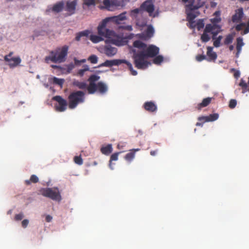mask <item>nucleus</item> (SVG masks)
Returning <instances> with one entry per match:
<instances>
[{"mask_svg": "<svg viewBox=\"0 0 249 249\" xmlns=\"http://www.w3.org/2000/svg\"><path fill=\"white\" fill-rule=\"evenodd\" d=\"M134 48L131 49L133 53L132 58L135 67L138 69H146L150 63L146 60V58L155 57L159 53V48L154 45H147L142 41L137 40L133 42Z\"/></svg>", "mask_w": 249, "mask_h": 249, "instance_id": "nucleus-1", "label": "nucleus"}, {"mask_svg": "<svg viewBox=\"0 0 249 249\" xmlns=\"http://www.w3.org/2000/svg\"><path fill=\"white\" fill-rule=\"evenodd\" d=\"M125 14L126 13L124 12L118 16L107 18L103 19L98 26V34L106 38L111 39L112 42L117 46L122 45L123 44V39L117 36L113 30L107 29L106 25L107 23L110 21L116 24H120L126 19Z\"/></svg>", "mask_w": 249, "mask_h": 249, "instance_id": "nucleus-2", "label": "nucleus"}, {"mask_svg": "<svg viewBox=\"0 0 249 249\" xmlns=\"http://www.w3.org/2000/svg\"><path fill=\"white\" fill-rule=\"evenodd\" d=\"M69 46L64 45L61 48H57L54 51L50 52L51 55L47 56L45 58L46 62L49 61L53 63H62L65 61L68 55Z\"/></svg>", "mask_w": 249, "mask_h": 249, "instance_id": "nucleus-3", "label": "nucleus"}, {"mask_svg": "<svg viewBox=\"0 0 249 249\" xmlns=\"http://www.w3.org/2000/svg\"><path fill=\"white\" fill-rule=\"evenodd\" d=\"M85 92L81 90L72 92L68 96L69 107L71 109L75 108L85 101Z\"/></svg>", "mask_w": 249, "mask_h": 249, "instance_id": "nucleus-4", "label": "nucleus"}, {"mask_svg": "<svg viewBox=\"0 0 249 249\" xmlns=\"http://www.w3.org/2000/svg\"><path fill=\"white\" fill-rule=\"evenodd\" d=\"M198 0L199 2L196 5H194L193 3H191L186 5V13L187 14V20L188 22L192 23L193 20H194L195 18L199 14L198 12H194L195 10L201 7L204 4V2L201 1V0Z\"/></svg>", "mask_w": 249, "mask_h": 249, "instance_id": "nucleus-5", "label": "nucleus"}, {"mask_svg": "<svg viewBox=\"0 0 249 249\" xmlns=\"http://www.w3.org/2000/svg\"><path fill=\"white\" fill-rule=\"evenodd\" d=\"M40 194L43 196L49 197L53 200L60 201L61 196L58 188H42L39 190Z\"/></svg>", "mask_w": 249, "mask_h": 249, "instance_id": "nucleus-6", "label": "nucleus"}, {"mask_svg": "<svg viewBox=\"0 0 249 249\" xmlns=\"http://www.w3.org/2000/svg\"><path fill=\"white\" fill-rule=\"evenodd\" d=\"M53 100L57 102V104H56L54 106L56 111L63 112L66 109L67 106V101L63 99L61 96H55L53 98Z\"/></svg>", "mask_w": 249, "mask_h": 249, "instance_id": "nucleus-7", "label": "nucleus"}, {"mask_svg": "<svg viewBox=\"0 0 249 249\" xmlns=\"http://www.w3.org/2000/svg\"><path fill=\"white\" fill-rule=\"evenodd\" d=\"M12 54L13 53L11 52L4 57V60L7 62L10 68H14L18 66L21 62V60L19 56L13 57Z\"/></svg>", "mask_w": 249, "mask_h": 249, "instance_id": "nucleus-8", "label": "nucleus"}, {"mask_svg": "<svg viewBox=\"0 0 249 249\" xmlns=\"http://www.w3.org/2000/svg\"><path fill=\"white\" fill-rule=\"evenodd\" d=\"M100 79V76L93 74L91 75L88 79L89 85L87 87V90L89 94H93L94 93L95 88L97 84L95 82Z\"/></svg>", "mask_w": 249, "mask_h": 249, "instance_id": "nucleus-9", "label": "nucleus"}, {"mask_svg": "<svg viewBox=\"0 0 249 249\" xmlns=\"http://www.w3.org/2000/svg\"><path fill=\"white\" fill-rule=\"evenodd\" d=\"M123 0H103V4L109 11H113L115 8L122 5Z\"/></svg>", "mask_w": 249, "mask_h": 249, "instance_id": "nucleus-10", "label": "nucleus"}, {"mask_svg": "<svg viewBox=\"0 0 249 249\" xmlns=\"http://www.w3.org/2000/svg\"><path fill=\"white\" fill-rule=\"evenodd\" d=\"M141 9L147 12L149 16H153V13L155 10V6L152 0H146L141 5Z\"/></svg>", "mask_w": 249, "mask_h": 249, "instance_id": "nucleus-11", "label": "nucleus"}, {"mask_svg": "<svg viewBox=\"0 0 249 249\" xmlns=\"http://www.w3.org/2000/svg\"><path fill=\"white\" fill-rule=\"evenodd\" d=\"M212 30V25L208 24L206 25L203 34L201 36V40L203 42H207L209 41L211 37L209 34Z\"/></svg>", "mask_w": 249, "mask_h": 249, "instance_id": "nucleus-12", "label": "nucleus"}, {"mask_svg": "<svg viewBox=\"0 0 249 249\" xmlns=\"http://www.w3.org/2000/svg\"><path fill=\"white\" fill-rule=\"evenodd\" d=\"M76 5L77 0L67 2L65 10L69 12V16H71L75 13Z\"/></svg>", "mask_w": 249, "mask_h": 249, "instance_id": "nucleus-13", "label": "nucleus"}, {"mask_svg": "<svg viewBox=\"0 0 249 249\" xmlns=\"http://www.w3.org/2000/svg\"><path fill=\"white\" fill-rule=\"evenodd\" d=\"M123 62V59H114L111 60H107L104 63L101 64L99 67H111L113 66H118Z\"/></svg>", "mask_w": 249, "mask_h": 249, "instance_id": "nucleus-14", "label": "nucleus"}, {"mask_svg": "<svg viewBox=\"0 0 249 249\" xmlns=\"http://www.w3.org/2000/svg\"><path fill=\"white\" fill-rule=\"evenodd\" d=\"M108 90V87L106 84L103 82H99L95 86L94 93L96 91L99 92L100 94L106 93Z\"/></svg>", "mask_w": 249, "mask_h": 249, "instance_id": "nucleus-15", "label": "nucleus"}, {"mask_svg": "<svg viewBox=\"0 0 249 249\" xmlns=\"http://www.w3.org/2000/svg\"><path fill=\"white\" fill-rule=\"evenodd\" d=\"M243 15V9L242 8L236 10L235 14L232 17V21L234 23L239 22L242 18Z\"/></svg>", "mask_w": 249, "mask_h": 249, "instance_id": "nucleus-16", "label": "nucleus"}, {"mask_svg": "<svg viewBox=\"0 0 249 249\" xmlns=\"http://www.w3.org/2000/svg\"><path fill=\"white\" fill-rule=\"evenodd\" d=\"M117 50L116 48L112 47L111 45H106L104 48V53L108 57L114 56L117 53Z\"/></svg>", "mask_w": 249, "mask_h": 249, "instance_id": "nucleus-17", "label": "nucleus"}, {"mask_svg": "<svg viewBox=\"0 0 249 249\" xmlns=\"http://www.w3.org/2000/svg\"><path fill=\"white\" fill-rule=\"evenodd\" d=\"M144 108L147 111L153 112L157 110V107L155 104L152 101L146 102L143 104Z\"/></svg>", "mask_w": 249, "mask_h": 249, "instance_id": "nucleus-18", "label": "nucleus"}, {"mask_svg": "<svg viewBox=\"0 0 249 249\" xmlns=\"http://www.w3.org/2000/svg\"><path fill=\"white\" fill-rule=\"evenodd\" d=\"M213 48L212 47H207V55L208 58L207 60L208 61L215 60L217 58V54L215 52H213Z\"/></svg>", "mask_w": 249, "mask_h": 249, "instance_id": "nucleus-19", "label": "nucleus"}, {"mask_svg": "<svg viewBox=\"0 0 249 249\" xmlns=\"http://www.w3.org/2000/svg\"><path fill=\"white\" fill-rule=\"evenodd\" d=\"M213 98L207 97L203 99L202 102L197 104L196 108L199 110H201L202 108L208 106L211 102Z\"/></svg>", "mask_w": 249, "mask_h": 249, "instance_id": "nucleus-20", "label": "nucleus"}, {"mask_svg": "<svg viewBox=\"0 0 249 249\" xmlns=\"http://www.w3.org/2000/svg\"><path fill=\"white\" fill-rule=\"evenodd\" d=\"M139 148L132 149L130 152L126 154L124 157V159L128 162H131L134 158L135 152L140 151Z\"/></svg>", "mask_w": 249, "mask_h": 249, "instance_id": "nucleus-21", "label": "nucleus"}, {"mask_svg": "<svg viewBox=\"0 0 249 249\" xmlns=\"http://www.w3.org/2000/svg\"><path fill=\"white\" fill-rule=\"evenodd\" d=\"M64 3L63 1H59L53 5L52 11L55 13H59L62 11L64 8Z\"/></svg>", "mask_w": 249, "mask_h": 249, "instance_id": "nucleus-22", "label": "nucleus"}, {"mask_svg": "<svg viewBox=\"0 0 249 249\" xmlns=\"http://www.w3.org/2000/svg\"><path fill=\"white\" fill-rule=\"evenodd\" d=\"M72 84L73 86L76 87L80 89H87V87L88 86L85 82H81L76 80H74L72 81Z\"/></svg>", "mask_w": 249, "mask_h": 249, "instance_id": "nucleus-23", "label": "nucleus"}, {"mask_svg": "<svg viewBox=\"0 0 249 249\" xmlns=\"http://www.w3.org/2000/svg\"><path fill=\"white\" fill-rule=\"evenodd\" d=\"M112 151V147L111 144H108L106 146H103L101 148V152L102 154L108 155Z\"/></svg>", "mask_w": 249, "mask_h": 249, "instance_id": "nucleus-24", "label": "nucleus"}, {"mask_svg": "<svg viewBox=\"0 0 249 249\" xmlns=\"http://www.w3.org/2000/svg\"><path fill=\"white\" fill-rule=\"evenodd\" d=\"M237 40V44H236V49H237V53L236 54V56L237 57H238L239 54L240 53L241 51L242 47L244 45V43L243 42V39L241 37H238L236 39Z\"/></svg>", "mask_w": 249, "mask_h": 249, "instance_id": "nucleus-25", "label": "nucleus"}, {"mask_svg": "<svg viewBox=\"0 0 249 249\" xmlns=\"http://www.w3.org/2000/svg\"><path fill=\"white\" fill-rule=\"evenodd\" d=\"M239 86L242 88L243 93L249 92V81L247 83L243 79H241Z\"/></svg>", "mask_w": 249, "mask_h": 249, "instance_id": "nucleus-26", "label": "nucleus"}, {"mask_svg": "<svg viewBox=\"0 0 249 249\" xmlns=\"http://www.w3.org/2000/svg\"><path fill=\"white\" fill-rule=\"evenodd\" d=\"M90 33L89 30H85L76 34L75 39L77 41L80 40L81 38L83 36H88Z\"/></svg>", "mask_w": 249, "mask_h": 249, "instance_id": "nucleus-27", "label": "nucleus"}, {"mask_svg": "<svg viewBox=\"0 0 249 249\" xmlns=\"http://www.w3.org/2000/svg\"><path fill=\"white\" fill-rule=\"evenodd\" d=\"M99 36L97 35H91L90 36L89 39L94 43H98L103 40V38L102 37L103 36H100L99 34ZM104 37H105L104 36Z\"/></svg>", "mask_w": 249, "mask_h": 249, "instance_id": "nucleus-28", "label": "nucleus"}, {"mask_svg": "<svg viewBox=\"0 0 249 249\" xmlns=\"http://www.w3.org/2000/svg\"><path fill=\"white\" fill-rule=\"evenodd\" d=\"M39 181L38 178L35 175H32L29 180H26L25 183L27 185H29L31 183H36Z\"/></svg>", "mask_w": 249, "mask_h": 249, "instance_id": "nucleus-29", "label": "nucleus"}, {"mask_svg": "<svg viewBox=\"0 0 249 249\" xmlns=\"http://www.w3.org/2000/svg\"><path fill=\"white\" fill-rule=\"evenodd\" d=\"M123 62H122V63H124L127 65L129 71H131V74L133 75H136L137 74V72L136 71L133 70L132 64L125 60L123 59Z\"/></svg>", "mask_w": 249, "mask_h": 249, "instance_id": "nucleus-30", "label": "nucleus"}, {"mask_svg": "<svg viewBox=\"0 0 249 249\" xmlns=\"http://www.w3.org/2000/svg\"><path fill=\"white\" fill-rule=\"evenodd\" d=\"M219 115L218 113H213L207 116L206 121L213 122L218 119Z\"/></svg>", "mask_w": 249, "mask_h": 249, "instance_id": "nucleus-31", "label": "nucleus"}, {"mask_svg": "<svg viewBox=\"0 0 249 249\" xmlns=\"http://www.w3.org/2000/svg\"><path fill=\"white\" fill-rule=\"evenodd\" d=\"M154 33V29L153 26L151 25L148 26L146 30V35L149 37H152Z\"/></svg>", "mask_w": 249, "mask_h": 249, "instance_id": "nucleus-32", "label": "nucleus"}, {"mask_svg": "<svg viewBox=\"0 0 249 249\" xmlns=\"http://www.w3.org/2000/svg\"><path fill=\"white\" fill-rule=\"evenodd\" d=\"M53 82L54 84L58 85L60 87H62V85L64 82V80L63 79H60L57 77H54L53 78Z\"/></svg>", "mask_w": 249, "mask_h": 249, "instance_id": "nucleus-33", "label": "nucleus"}, {"mask_svg": "<svg viewBox=\"0 0 249 249\" xmlns=\"http://www.w3.org/2000/svg\"><path fill=\"white\" fill-rule=\"evenodd\" d=\"M233 39V36L231 34L227 35L224 40V44L228 45L232 43Z\"/></svg>", "mask_w": 249, "mask_h": 249, "instance_id": "nucleus-34", "label": "nucleus"}, {"mask_svg": "<svg viewBox=\"0 0 249 249\" xmlns=\"http://www.w3.org/2000/svg\"><path fill=\"white\" fill-rule=\"evenodd\" d=\"M163 60V57L161 55L156 56L153 59V63L155 64H160Z\"/></svg>", "mask_w": 249, "mask_h": 249, "instance_id": "nucleus-35", "label": "nucleus"}, {"mask_svg": "<svg viewBox=\"0 0 249 249\" xmlns=\"http://www.w3.org/2000/svg\"><path fill=\"white\" fill-rule=\"evenodd\" d=\"M88 60L92 64H96L98 62V57L96 55L92 54L89 57Z\"/></svg>", "mask_w": 249, "mask_h": 249, "instance_id": "nucleus-36", "label": "nucleus"}, {"mask_svg": "<svg viewBox=\"0 0 249 249\" xmlns=\"http://www.w3.org/2000/svg\"><path fill=\"white\" fill-rule=\"evenodd\" d=\"M89 70V67L87 65L84 66V68L83 69L79 70L78 71V74L80 76H82L84 74V73L85 71H88Z\"/></svg>", "mask_w": 249, "mask_h": 249, "instance_id": "nucleus-37", "label": "nucleus"}, {"mask_svg": "<svg viewBox=\"0 0 249 249\" xmlns=\"http://www.w3.org/2000/svg\"><path fill=\"white\" fill-rule=\"evenodd\" d=\"M84 4L88 6H94L96 0H83Z\"/></svg>", "mask_w": 249, "mask_h": 249, "instance_id": "nucleus-38", "label": "nucleus"}, {"mask_svg": "<svg viewBox=\"0 0 249 249\" xmlns=\"http://www.w3.org/2000/svg\"><path fill=\"white\" fill-rule=\"evenodd\" d=\"M74 161L75 163L78 165H82L83 164V160L80 156H75L74 157Z\"/></svg>", "mask_w": 249, "mask_h": 249, "instance_id": "nucleus-39", "label": "nucleus"}, {"mask_svg": "<svg viewBox=\"0 0 249 249\" xmlns=\"http://www.w3.org/2000/svg\"><path fill=\"white\" fill-rule=\"evenodd\" d=\"M141 11H142L141 9V7L140 8H136L134 10H131L130 15L132 17H135L136 15L141 12Z\"/></svg>", "mask_w": 249, "mask_h": 249, "instance_id": "nucleus-40", "label": "nucleus"}, {"mask_svg": "<svg viewBox=\"0 0 249 249\" xmlns=\"http://www.w3.org/2000/svg\"><path fill=\"white\" fill-rule=\"evenodd\" d=\"M120 153V152H117L113 154L110 157V162L117 160L118 158V155Z\"/></svg>", "mask_w": 249, "mask_h": 249, "instance_id": "nucleus-41", "label": "nucleus"}, {"mask_svg": "<svg viewBox=\"0 0 249 249\" xmlns=\"http://www.w3.org/2000/svg\"><path fill=\"white\" fill-rule=\"evenodd\" d=\"M215 29V27L214 26L212 25V31L210 32V34L212 35V39H215L216 38V36L218 34V32L217 31H214V30Z\"/></svg>", "mask_w": 249, "mask_h": 249, "instance_id": "nucleus-42", "label": "nucleus"}, {"mask_svg": "<svg viewBox=\"0 0 249 249\" xmlns=\"http://www.w3.org/2000/svg\"><path fill=\"white\" fill-rule=\"evenodd\" d=\"M237 104L236 100L235 99H231L229 103V107L231 108H233L235 107Z\"/></svg>", "mask_w": 249, "mask_h": 249, "instance_id": "nucleus-43", "label": "nucleus"}, {"mask_svg": "<svg viewBox=\"0 0 249 249\" xmlns=\"http://www.w3.org/2000/svg\"><path fill=\"white\" fill-rule=\"evenodd\" d=\"M197 29L198 30H200L202 29L204 26V23L203 20H199L196 23Z\"/></svg>", "mask_w": 249, "mask_h": 249, "instance_id": "nucleus-44", "label": "nucleus"}, {"mask_svg": "<svg viewBox=\"0 0 249 249\" xmlns=\"http://www.w3.org/2000/svg\"><path fill=\"white\" fill-rule=\"evenodd\" d=\"M196 59L197 61L200 62L203 60L207 59V58L205 55L199 54L196 56Z\"/></svg>", "mask_w": 249, "mask_h": 249, "instance_id": "nucleus-45", "label": "nucleus"}, {"mask_svg": "<svg viewBox=\"0 0 249 249\" xmlns=\"http://www.w3.org/2000/svg\"><path fill=\"white\" fill-rule=\"evenodd\" d=\"M23 214L22 213H19L16 214L15 216V219L17 221L21 220L23 218Z\"/></svg>", "mask_w": 249, "mask_h": 249, "instance_id": "nucleus-46", "label": "nucleus"}, {"mask_svg": "<svg viewBox=\"0 0 249 249\" xmlns=\"http://www.w3.org/2000/svg\"><path fill=\"white\" fill-rule=\"evenodd\" d=\"M246 26V24L245 23H241L239 24H238L235 27V29L237 31H240L242 30L243 27H245Z\"/></svg>", "mask_w": 249, "mask_h": 249, "instance_id": "nucleus-47", "label": "nucleus"}, {"mask_svg": "<svg viewBox=\"0 0 249 249\" xmlns=\"http://www.w3.org/2000/svg\"><path fill=\"white\" fill-rule=\"evenodd\" d=\"M213 41V46L216 48L219 47L220 46L221 41L219 40H218L216 38Z\"/></svg>", "mask_w": 249, "mask_h": 249, "instance_id": "nucleus-48", "label": "nucleus"}, {"mask_svg": "<svg viewBox=\"0 0 249 249\" xmlns=\"http://www.w3.org/2000/svg\"><path fill=\"white\" fill-rule=\"evenodd\" d=\"M231 71H234V76L235 78H238V77H239L240 75L239 71H237L234 69H232Z\"/></svg>", "mask_w": 249, "mask_h": 249, "instance_id": "nucleus-49", "label": "nucleus"}, {"mask_svg": "<svg viewBox=\"0 0 249 249\" xmlns=\"http://www.w3.org/2000/svg\"><path fill=\"white\" fill-rule=\"evenodd\" d=\"M28 224L29 221L27 219H24L21 222L22 227L24 228H26Z\"/></svg>", "mask_w": 249, "mask_h": 249, "instance_id": "nucleus-50", "label": "nucleus"}, {"mask_svg": "<svg viewBox=\"0 0 249 249\" xmlns=\"http://www.w3.org/2000/svg\"><path fill=\"white\" fill-rule=\"evenodd\" d=\"M74 61L75 65H79L81 63H84L86 61L85 59H82L81 60H78L76 58H74Z\"/></svg>", "mask_w": 249, "mask_h": 249, "instance_id": "nucleus-51", "label": "nucleus"}, {"mask_svg": "<svg viewBox=\"0 0 249 249\" xmlns=\"http://www.w3.org/2000/svg\"><path fill=\"white\" fill-rule=\"evenodd\" d=\"M207 118V116H200V117H199L198 118V120L199 121H203V124L204 123V122H207L208 121H206V119Z\"/></svg>", "mask_w": 249, "mask_h": 249, "instance_id": "nucleus-52", "label": "nucleus"}, {"mask_svg": "<svg viewBox=\"0 0 249 249\" xmlns=\"http://www.w3.org/2000/svg\"><path fill=\"white\" fill-rule=\"evenodd\" d=\"M220 18H212L211 19V21L213 23H217L220 21Z\"/></svg>", "mask_w": 249, "mask_h": 249, "instance_id": "nucleus-53", "label": "nucleus"}, {"mask_svg": "<svg viewBox=\"0 0 249 249\" xmlns=\"http://www.w3.org/2000/svg\"><path fill=\"white\" fill-rule=\"evenodd\" d=\"M189 25H188V26L191 28V29H194L195 26H196V25L195 24V21L194 20H193V22H189Z\"/></svg>", "mask_w": 249, "mask_h": 249, "instance_id": "nucleus-54", "label": "nucleus"}, {"mask_svg": "<svg viewBox=\"0 0 249 249\" xmlns=\"http://www.w3.org/2000/svg\"><path fill=\"white\" fill-rule=\"evenodd\" d=\"M120 28H123L129 31L132 30V27L131 26H122L120 27Z\"/></svg>", "mask_w": 249, "mask_h": 249, "instance_id": "nucleus-55", "label": "nucleus"}, {"mask_svg": "<svg viewBox=\"0 0 249 249\" xmlns=\"http://www.w3.org/2000/svg\"><path fill=\"white\" fill-rule=\"evenodd\" d=\"M52 217L50 215H47L46 216V218H45V220L46 221V222H50L52 221Z\"/></svg>", "mask_w": 249, "mask_h": 249, "instance_id": "nucleus-56", "label": "nucleus"}, {"mask_svg": "<svg viewBox=\"0 0 249 249\" xmlns=\"http://www.w3.org/2000/svg\"><path fill=\"white\" fill-rule=\"evenodd\" d=\"M157 152H158V150H157L151 151L150 152V155L151 156H155L157 154Z\"/></svg>", "mask_w": 249, "mask_h": 249, "instance_id": "nucleus-57", "label": "nucleus"}, {"mask_svg": "<svg viewBox=\"0 0 249 249\" xmlns=\"http://www.w3.org/2000/svg\"><path fill=\"white\" fill-rule=\"evenodd\" d=\"M249 32V27H247L244 30V34H247Z\"/></svg>", "mask_w": 249, "mask_h": 249, "instance_id": "nucleus-58", "label": "nucleus"}, {"mask_svg": "<svg viewBox=\"0 0 249 249\" xmlns=\"http://www.w3.org/2000/svg\"><path fill=\"white\" fill-rule=\"evenodd\" d=\"M74 66L73 64H70L68 66V69L70 70H72L74 68Z\"/></svg>", "mask_w": 249, "mask_h": 249, "instance_id": "nucleus-59", "label": "nucleus"}, {"mask_svg": "<svg viewBox=\"0 0 249 249\" xmlns=\"http://www.w3.org/2000/svg\"><path fill=\"white\" fill-rule=\"evenodd\" d=\"M196 126H203V123H200V122H197L196 124Z\"/></svg>", "mask_w": 249, "mask_h": 249, "instance_id": "nucleus-60", "label": "nucleus"}, {"mask_svg": "<svg viewBox=\"0 0 249 249\" xmlns=\"http://www.w3.org/2000/svg\"><path fill=\"white\" fill-rule=\"evenodd\" d=\"M234 49V46L233 45H230L229 46V49L231 51H232Z\"/></svg>", "mask_w": 249, "mask_h": 249, "instance_id": "nucleus-61", "label": "nucleus"}, {"mask_svg": "<svg viewBox=\"0 0 249 249\" xmlns=\"http://www.w3.org/2000/svg\"><path fill=\"white\" fill-rule=\"evenodd\" d=\"M216 3L214 2H212L211 3V5L212 7H214L216 6Z\"/></svg>", "mask_w": 249, "mask_h": 249, "instance_id": "nucleus-62", "label": "nucleus"}, {"mask_svg": "<svg viewBox=\"0 0 249 249\" xmlns=\"http://www.w3.org/2000/svg\"><path fill=\"white\" fill-rule=\"evenodd\" d=\"M214 15H216V16H219V15H220V13H219V11H216V12L214 13Z\"/></svg>", "mask_w": 249, "mask_h": 249, "instance_id": "nucleus-63", "label": "nucleus"}, {"mask_svg": "<svg viewBox=\"0 0 249 249\" xmlns=\"http://www.w3.org/2000/svg\"><path fill=\"white\" fill-rule=\"evenodd\" d=\"M216 39H217L218 40H221L222 38V36H219L218 37L216 38Z\"/></svg>", "mask_w": 249, "mask_h": 249, "instance_id": "nucleus-64", "label": "nucleus"}]
</instances>
